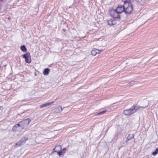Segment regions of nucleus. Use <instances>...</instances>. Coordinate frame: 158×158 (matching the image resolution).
<instances>
[{
	"label": "nucleus",
	"mask_w": 158,
	"mask_h": 158,
	"mask_svg": "<svg viewBox=\"0 0 158 158\" xmlns=\"http://www.w3.org/2000/svg\"><path fill=\"white\" fill-rule=\"evenodd\" d=\"M102 50H98L96 48H94L91 52V54L93 56H95L97 54L99 53Z\"/></svg>",
	"instance_id": "8"
},
{
	"label": "nucleus",
	"mask_w": 158,
	"mask_h": 158,
	"mask_svg": "<svg viewBox=\"0 0 158 158\" xmlns=\"http://www.w3.org/2000/svg\"><path fill=\"white\" fill-rule=\"evenodd\" d=\"M108 24L110 25H114L116 24V20L114 19H111L107 21Z\"/></svg>",
	"instance_id": "11"
},
{
	"label": "nucleus",
	"mask_w": 158,
	"mask_h": 158,
	"mask_svg": "<svg viewBox=\"0 0 158 158\" xmlns=\"http://www.w3.org/2000/svg\"><path fill=\"white\" fill-rule=\"evenodd\" d=\"M23 57L25 59V62L27 63H30L31 62V56L29 52L26 53L25 54L23 55Z\"/></svg>",
	"instance_id": "6"
},
{
	"label": "nucleus",
	"mask_w": 158,
	"mask_h": 158,
	"mask_svg": "<svg viewBox=\"0 0 158 158\" xmlns=\"http://www.w3.org/2000/svg\"><path fill=\"white\" fill-rule=\"evenodd\" d=\"M24 121H21L18 124L12 127L13 131L15 132L17 131H21L24 128L23 124Z\"/></svg>",
	"instance_id": "3"
},
{
	"label": "nucleus",
	"mask_w": 158,
	"mask_h": 158,
	"mask_svg": "<svg viewBox=\"0 0 158 158\" xmlns=\"http://www.w3.org/2000/svg\"><path fill=\"white\" fill-rule=\"evenodd\" d=\"M27 140L28 138L27 137L22 138L19 141L16 143L15 147H17L18 146H21V145L25 144L26 141Z\"/></svg>",
	"instance_id": "5"
},
{
	"label": "nucleus",
	"mask_w": 158,
	"mask_h": 158,
	"mask_svg": "<svg viewBox=\"0 0 158 158\" xmlns=\"http://www.w3.org/2000/svg\"><path fill=\"white\" fill-rule=\"evenodd\" d=\"M63 110V108L61 106H59L55 109V112L56 113H60Z\"/></svg>",
	"instance_id": "10"
},
{
	"label": "nucleus",
	"mask_w": 158,
	"mask_h": 158,
	"mask_svg": "<svg viewBox=\"0 0 158 158\" xmlns=\"http://www.w3.org/2000/svg\"><path fill=\"white\" fill-rule=\"evenodd\" d=\"M140 108V107L138 105H133L130 109L124 110L123 113L125 115L129 116L135 112Z\"/></svg>",
	"instance_id": "1"
},
{
	"label": "nucleus",
	"mask_w": 158,
	"mask_h": 158,
	"mask_svg": "<svg viewBox=\"0 0 158 158\" xmlns=\"http://www.w3.org/2000/svg\"><path fill=\"white\" fill-rule=\"evenodd\" d=\"M54 103V101H52L50 102H48L47 103H45L44 104H43L41 105L40 106V107L41 108H43L44 107H45L49 106L51 105L52 103Z\"/></svg>",
	"instance_id": "9"
},
{
	"label": "nucleus",
	"mask_w": 158,
	"mask_h": 158,
	"mask_svg": "<svg viewBox=\"0 0 158 158\" xmlns=\"http://www.w3.org/2000/svg\"><path fill=\"white\" fill-rule=\"evenodd\" d=\"M158 153V148H157L156 149L155 151L152 152V155L153 156H155Z\"/></svg>",
	"instance_id": "16"
},
{
	"label": "nucleus",
	"mask_w": 158,
	"mask_h": 158,
	"mask_svg": "<svg viewBox=\"0 0 158 158\" xmlns=\"http://www.w3.org/2000/svg\"><path fill=\"white\" fill-rule=\"evenodd\" d=\"M50 70L49 69L46 68L44 69L43 73L45 75H47L49 74Z\"/></svg>",
	"instance_id": "13"
},
{
	"label": "nucleus",
	"mask_w": 158,
	"mask_h": 158,
	"mask_svg": "<svg viewBox=\"0 0 158 158\" xmlns=\"http://www.w3.org/2000/svg\"><path fill=\"white\" fill-rule=\"evenodd\" d=\"M109 12L111 16L113 18H120L119 14L116 9H111L110 10Z\"/></svg>",
	"instance_id": "4"
},
{
	"label": "nucleus",
	"mask_w": 158,
	"mask_h": 158,
	"mask_svg": "<svg viewBox=\"0 0 158 158\" xmlns=\"http://www.w3.org/2000/svg\"><path fill=\"white\" fill-rule=\"evenodd\" d=\"M123 6L125 14H128L131 13L133 10V7L130 1H124Z\"/></svg>",
	"instance_id": "2"
},
{
	"label": "nucleus",
	"mask_w": 158,
	"mask_h": 158,
	"mask_svg": "<svg viewBox=\"0 0 158 158\" xmlns=\"http://www.w3.org/2000/svg\"><path fill=\"white\" fill-rule=\"evenodd\" d=\"M134 135L133 134H130L127 137V138L126 140V142L127 143L128 141L134 138Z\"/></svg>",
	"instance_id": "12"
},
{
	"label": "nucleus",
	"mask_w": 158,
	"mask_h": 158,
	"mask_svg": "<svg viewBox=\"0 0 158 158\" xmlns=\"http://www.w3.org/2000/svg\"><path fill=\"white\" fill-rule=\"evenodd\" d=\"M29 123H27V125H28V124H29Z\"/></svg>",
	"instance_id": "21"
},
{
	"label": "nucleus",
	"mask_w": 158,
	"mask_h": 158,
	"mask_svg": "<svg viewBox=\"0 0 158 158\" xmlns=\"http://www.w3.org/2000/svg\"><path fill=\"white\" fill-rule=\"evenodd\" d=\"M106 112V110H104V111H102V112H100V113H98L97 114V115H101L102 114H104V113L105 112Z\"/></svg>",
	"instance_id": "18"
},
{
	"label": "nucleus",
	"mask_w": 158,
	"mask_h": 158,
	"mask_svg": "<svg viewBox=\"0 0 158 158\" xmlns=\"http://www.w3.org/2000/svg\"><path fill=\"white\" fill-rule=\"evenodd\" d=\"M57 148H58L60 149H61V146L60 145H58L57 146H56L54 149V150H55Z\"/></svg>",
	"instance_id": "19"
},
{
	"label": "nucleus",
	"mask_w": 158,
	"mask_h": 158,
	"mask_svg": "<svg viewBox=\"0 0 158 158\" xmlns=\"http://www.w3.org/2000/svg\"><path fill=\"white\" fill-rule=\"evenodd\" d=\"M116 10L119 14H121L123 12H125L124 6L119 5L116 8Z\"/></svg>",
	"instance_id": "7"
},
{
	"label": "nucleus",
	"mask_w": 158,
	"mask_h": 158,
	"mask_svg": "<svg viewBox=\"0 0 158 158\" xmlns=\"http://www.w3.org/2000/svg\"><path fill=\"white\" fill-rule=\"evenodd\" d=\"M20 48L23 52H26L27 51V48L24 45H22L21 46Z\"/></svg>",
	"instance_id": "15"
},
{
	"label": "nucleus",
	"mask_w": 158,
	"mask_h": 158,
	"mask_svg": "<svg viewBox=\"0 0 158 158\" xmlns=\"http://www.w3.org/2000/svg\"><path fill=\"white\" fill-rule=\"evenodd\" d=\"M66 150V148H64L63 149V151H64V150Z\"/></svg>",
	"instance_id": "20"
},
{
	"label": "nucleus",
	"mask_w": 158,
	"mask_h": 158,
	"mask_svg": "<svg viewBox=\"0 0 158 158\" xmlns=\"http://www.w3.org/2000/svg\"><path fill=\"white\" fill-rule=\"evenodd\" d=\"M55 152H57L58 154L59 155V156H62L65 153V152H61V151L57 152L56 151H55Z\"/></svg>",
	"instance_id": "14"
},
{
	"label": "nucleus",
	"mask_w": 158,
	"mask_h": 158,
	"mask_svg": "<svg viewBox=\"0 0 158 158\" xmlns=\"http://www.w3.org/2000/svg\"><path fill=\"white\" fill-rule=\"evenodd\" d=\"M6 1V0H0V6Z\"/></svg>",
	"instance_id": "17"
}]
</instances>
